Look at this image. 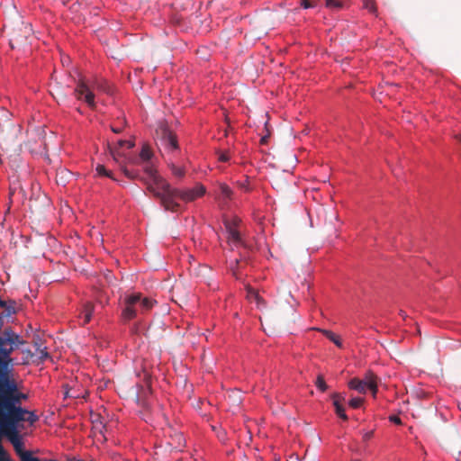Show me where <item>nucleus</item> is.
<instances>
[{
    "label": "nucleus",
    "instance_id": "obj_1",
    "mask_svg": "<svg viewBox=\"0 0 461 461\" xmlns=\"http://www.w3.org/2000/svg\"><path fill=\"white\" fill-rule=\"evenodd\" d=\"M144 173L145 177H142L141 181L147 185L148 190L159 199L165 211L176 212L180 210V203L174 200L175 188L158 174L154 165H146Z\"/></svg>",
    "mask_w": 461,
    "mask_h": 461
},
{
    "label": "nucleus",
    "instance_id": "obj_2",
    "mask_svg": "<svg viewBox=\"0 0 461 461\" xmlns=\"http://www.w3.org/2000/svg\"><path fill=\"white\" fill-rule=\"evenodd\" d=\"M24 398L26 395L18 392L13 395H0V420L3 422L24 421L25 412H28V410L17 405L20 400Z\"/></svg>",
    "mask_w": 461,
    "mask_h": 461
},
{
    "label": "nucleus",
    "instance_id": "obj_3",
    "mask_svg": "<svg viewBox=\"0 0 461 461\" xmlns=\"http://www.w3.org/2000/svg\"><path fill=\"white\" fill-rule=\"evenodd\" d=\"M98 90L110 93V86L104 79L95 78L90 82L79 79L74 89V95L77 100L84 101L89 107L95 106L94 91Z\"/></svg>",
    "mask_w": 461,
    "mask_h": 461
},
{
    "label": "nucleus",
    "instance_id": "obj_4",
    "mask_svg": "<svg viewBox=\"0 0 461 461\" xmlns=\"http://www.w3.org/2000/svg\"><path fill=\"white\" fill-rule=\"evenodd\" d=\"M240 223V220L236 216L223 218L226 240L231 250L246 247L245 240L239 230Z\"/></svg>",
    "mask_w": 461,
    "mask_h": 461
},
{
    "label": "nucleus",
    "instance_id": "obj_5",
    "mask_svg": "<svg viewBox=\"0 0 461 461\" xmlns=\"http://www.w3.org/2000/svg\"><path fill=\"white\" fill-rule=\"evenodd\" d=\"M23 341L20 336L14 332L11 329H5L3 337H0V357L11 363V354L15 348H18Z\"/></svg>",
    "mask_w": 461,
    "mask_h": 461
},
{
    "label": "nucleus",
    "instance_id": "obj_6",
    "mask_svg": "<svg viewBox=\"0 0 461 461\" xmlns=\"http://www.w3.org/2000/svg\"><path fill=\"white\" fill-rule=\"evenodd\" d=\"M157 145L162 156L174 154L179 150L176 136L166 127L161 129Z\"/></svg>",
    "mask_w": 461,
    "mask_h": 461
},
{
    "label": "nucleus",
    "instance_id": "obj_7",
    "mask_svg": "<svg viewBox=\"0 0 461 461\" xmlns=\"http://www.w3.org/2000/svg\"><path fill=\"white\" fill-rule=\"evenodd\" d=\"M206 188L203 185L197 183L194 186L189 188H175L174 200L180 199L185 203H191L204 195Z\"/></svg>",
    "mask_w": 461,
    "mask_h": 461
},
{
    "label": "nucleus",
    "instance_id": "obj_8",
    "mask_svg": "<svg viewBox=\"0 0 461 461\" xmlns=\"http://www.w3.org/2000/svg\"><path fill=\"white\" fill-rule=\"evenodd\" d=\"M138 301L139 293H133L125 295L123 299L124 308L122 312V317L125 321H131L137 317V314L140 312L137 305Z\"/></svg>",
    "mask_w": 461,
    "mask_h": 461
},
{
    "label": "nucleus",
    "instance_id": "obj_9",
    "mask_svg": "<svg viewBox=\"0 0 461 461\" xmlns=\"http://www.w3.org/2000/svg\"><path fill=\"white\" fill-rule=\"evenodd\" d=\"M133 146L134 143L131 140H118L115 143L109 144V150L113 159L119 162L122 158L125 157L123 149H131Z\"/></svg>",
    "mask_w": 461,
    "mask_h": 461
},
{
    "label": "nucleus",
    "instance_id": "obj_10",
    "mask_svg": "<svg viewBox=\"0 0 461 461\" xmlns=\"http://www.w3.org/2000/svg\"><path fill=\"white\" fill-rule=\"evenodd\" d=\"M336 414L343 420H348V417L346 414L345 408L342 402L345 401V394L340 393H333L330 395Z\"/></svg>",
    "mask_w": 461,
    "mask_h": 461
},
{
    "label": "nucleus",
    "instance_id": "obj_11",
    "mask_svg": "<svg viewBox=\"0 0 461 461\" xmlns=\"http://www.w3.org/2000/svg\"><path fill=\"white\" fill-rule=\"evenodd\" d=\"M153 157V152L150 149V147L148 144H143L142 148L140 149V152L139 154V158H136L133 163L135 164H144L143 167L146 165H153L151 158Z\"/></svg>",
    "mask_w": 461,
    "mask_h": 461
},
{
    "label": "nucleus",
    "instance_id": "obj_12",
    "mask_svg": "<svg viewBox=\"0 0 461 461\" xmlns=\"http://www.w3.org/2000/svg\"><path fill=\"white\" fill-rule=\"evenodd\" d=\"M218 195L222 203L227 204L233 198L232 189L225 183H220Z\"/></svg>",
    "mask_w": 461,
    "mask_h": 461
},
{
    "label": "nucleus",
    "instance_id": "obj_13",
    "mask_svg": "<svg viewBox=\"0 0 461 461\" xmlns=\"http://www.w3.org/2000/svg\"><path fill=\"white\" fill-rule=\"evenodd\" d=\"M94 310V305L91 303L88 302L84 304L82 312H80L79 315L82 325H86L91 321Z\"/></svg>",
    "mask_w": 461,
    "mask_h": 461
},
{
    "label": "nucleus",
    "instance_id": "obj_14",
    "mask_svg": "<svg viewBox=\"0 0 461 461\" xmlns=\"http://www.w3.org/2000/svg\"><path fill=\"white\" fill-rule=\"evenodd\" d=\"M155 303V300H152L148 297H142L141 294L139 293V301L137 305L139 307L140 312L143 313L145 312L149 311L154 306Z\"/></svg>",
    "mask_w": 461,
    "mask_h": 461
},
{
    "label": "nucleus",
    "instance_id": "obj_15",
    "mask_svg": "<svg viewBox=\"0 0 461 461\" xmlns=\"http://www.w3.org/2000/svg\"><path fill=\"white\" fill-rule=\"evenodd\" d=\"M348 386L349 389L355 390L359 393H366L367 389L364 382L357 377L350 379L348 383Z\"/></svg>",
    "mask_w": 461,
    "mask_h": 461
},
{
    "label": "nucleus",
    "instance_id": "obj_16",
    "mask_svg": "<svg viewBox=\"0 0 461 461\" xmlns=\"http://www.w3.org/2000/svg\"><path fill=\"white\" fill-rule=\"evenodd\" d=\"M318 330H320L328 339L332 341L337 347H339V348H342L343 347L342 341L339 339V337L337 336L331 330H322V329H319Z\"/></svg>",
    "mask_w": 461,
    "mask_h": 461
},
{
    "label": "nucleus",
    "instance_id": "obj_17",
    "mask_svg": "<svg viewBox=\"0 0 461 461\" xmlns=\"http://www.w3.org/2000/svg\"><path fill=\"white\" fill-rule=\"evenodd\" d=\"M361 380L366 387H375V384L377 383L378 377L371 370H368L365 373L364 377Z\"/></svg>",
    "mask_w": 461,
    "mask_h": 461
},
{
    "label": "nucleus",
    "instance_id": "obj_18",
    "mask_svg": "<svg viewBox=\"0 0 461 461\" xmlns=\"http://www.w3.org/2000/svg\"><path fill=\"white\" fill-rule=\"evenodd\" d=\"M249 300L250 302H255L258 307H260L261 303H263V299L259 296V294L252 288L248 289L247 294Z\"/></svg>",
    "mask_w": 461,
    "mask_h": 461
},
{
    "label": "nucleus",
    "instance_id": "obj_19",
    "mask_svg": "<svg viewBox=\"0 0 461 461\" xmlns=\"http://www.w3.org/2000/svg\"><path fill=\"white\" fill-rule=\"evenodd\" d=\"M122 170L124 174V176L130 179H140L141 180V178L143 176H140L139 171L137 170H134V169H128L126 167H122Z\"/></svg>",
    "mask_w": 461,
    "mask_h": 461
},
{
    "label": "nucleus",
    "instance_id": "obj_20",
    "mask_svg": "<svg viewBox=\"0 0 461 461\" xmlns=\"http://www.w3.org/2000/svg\"><path fill=\"white\" fill-rule=\"evenodd\" d=\"M170 170L172 174L178 178H183L185 176V168L182 167H178L175 165L174 163L169 164Z\"/></svg>",
    "mask_w": 461,
    "mask_h": 461
},
{
    "label": "nucleus",
    "instance_id": "obj_21",
    "mask_svg": "<svg viewBox=\"0 0 461 461\" xmlns=\"http://www.w3.org/2000/svg\"><path fill=\"white\" fill-rule=\"evenodd\" d=\"M36 354L41 362H44L50 357L47 348H41V344H36Z\"/></svg>",
    "mask_w": 461,
    "mask_h": 461
},
{
    "label": "nucleus",
    "instance_id": "obj_22",
    "mask_svg": "<svg viewBox=\"0 0 461 461\" xmlns=\"http://www.w3.org/2000/svg\"><path fill=\"white\" fill-rule=\"evenodd\" d=\"M96 172L99 176H104L116 181V179L113 176V173L107 170L104 165H97Z\"/></svg>",
    "mask_w": 461,
    "mask_h": 461
},
{
    "label": "nucleus",
    "instance_id": "obj_23",
    "mask_svg": "<svg viewBox=\"0 0 461 461\" xmlns=\"http://www.w3.org/2000/svg\"><path fill=\"white\" fill-rule=\"evenodd\" d=\"M326 6L331 10H339L342 8V3L339 0H326Z\"/></svg>",
    "mask_w": 461,
    "mask_h": 461
},
{
    "label": "nucleus",
    "instance_id": "obj_24",
    "mask_svg": "<svg viewBox=\"0 0 461 461\" xmlns=\"http://www.w3.org/2000/svg\"><path fill=\"white\" fill-rule=\"evenodd\" d=\"M315 385L322 393L328 389V385L321 375L317 376Z\"/></svg>",
    "mask_w": 461,
    "mask_h": 461
},
{
    "label": "nucleus",
    "instance_id": "obj_25",
    "mask_svg": "<svg viewBox=\"0 0 461 461\" xmlns=\"http://www.w3.org/2000/svg\"><path fill=\"white\" fill-rule=\"evenodd\" d=\"M363 7L372 14L376 13V7L374 0H363Z\"/></svg>",
    "mask_w": 461,
    "mask_h": 461
},
{
    "label": "nucleus",
    "instance_id": "obj_26",
    "mask_svg": "<svg viewBox=\"0 0 461 461\" xmlns=\"http://www.w3.org/2000/svg\"><path fill=\"white\" fill-rule=\"evenodd\" d=\"M25 415L27 417H25L24 420H27L32 426L39 420V416L34 411H28V412H25Z\"/></svg>",
    "mask_w": 461,
    "mask_h": 461
},
{
    "label": "nucleus",
    "instance_id": "obj_27",
    "mask_svg": "<svg viewBox=\"0 0 461 461\" xmlns=\"http://www.w3.org/2000/svg\"><path fill=\"white\" fill-rule=\"evenodd\" d=\"M363 401V398L354 397L348 401V405L353 409H357L362 405Z\"/></svg>",
    "mask_w": 461,
    "mask_h": 461
},
{
    "label": "nucleus",
    "instance_id": "obj_28",
    "mask_svg": "<svg viewBox=\"0 0 461 461\" xmlns=\"http://www.w3.org/2000/svg\"><path fill=\"white\" fill-rule=\"evenodd\" d=\"M10 116L11 113L7 109L0 107V122L9 120Z\"/></svg>",
    "mask_w": 461,
    "mask_h": 461
},
{
    "label": "nucleus",
    "instance_id": "obj_29",
    "mask_svg": "<svg viewBox=\"0 0 461 461\" xmlns=\"http://www.w3.org/2000/svg\"><path fill=\"white\" fill-rule=\"evenodd\" d=\"M239 264H240V261L237 258L230 261V263L229 268L234 276H237L236 270L238 268Z\"/></svg>",
    "mask_w": 461,
    "mask_h": 461
},
{
    "label": "nucleus",
    "instance_id": "obj_30",
    "mask_svg": "<svg viewBox=\"0 0 461 461\" xmlns=\"http://www.w3.org/2000/svg\"><path fill=\"white\" fill-rule=\"evenodd\" d=\"M230 158V154L227 151H223L219 154V160L221 162H228Z\"/></svg>",
    "mask_w": 461,
    "mask_h": 461
},
{
    "label": "nucleus",
    "instance_id": "obj_31",
    "mask_svg": "<svg viewBox=\"0 0 461 461\" xmlns=\"http://www.w3.org/2000/svg\"><path fill=\"white\" fill-rule=\"evenodd\" d=\"M374 436V430H366L362 432L364 441H368Z\"/></svg>",
    "mask_w": 461,
    "mask_h": 461
},
{
    "label": "nucleus",
    "instance_id": "obj_32",
    "mask_svg": "<svg viewBox=\"0 0 461 461\" xmlns=\"http://www.w3.org/2000/svg\"><path fill=\"white\" fill-rule=\"evenodd\" d=\"M389 420L394 424L400 425L402 424V420L396 415L389 416Z\"/></svg>",
    "mask_w": 461,
    "mask_h": 461
},
{
    "label": "nucleus",
    "instance_id": "obj_33",
    "mask_svg": "<svg viewBox=\"0 0 461 461\" xmlns=\"http://www.w3.org/2000/svg\"><path fill=\"white\" fill-rule=\"evenodd\" d=\"M367 389L371 391L373 397L375 398L378 392V384L375 383V387H367Z\"/></svg>",
    "mask_w": 461,
    "mask_h": 461
},
{
    "label": "nucleus",
    "instance_id": "obj_34",
    "mask_svg": "<svg viewBox=\"0 0 461 461\" xmlns=\"http://www.w3.org/2000/svg\"><path fill=\"white\" fill-rule=\"evenodd\" d=\"M301 6L304 9H308L312 7V5H311L309 0H301Z\"/></svg>",
    "mask_w": 461,
    "mask_h": 461
},
{
    "label": "nucleus",
    "instance_id": "obj_35",
    "mask_svg": "<svg viewBox=\"0 0 461 461\" xmlns=\"http://www.w3.org/2000/svg\"><path fill=\"white\" fill-rule=\"evenodd\" d=\"M0 461H12L8 456V454L6 453V451H5L3 453V455H0Z\"/></svg>",
    "mask_w": 461,
    "mask_h": 461
},
{
    "label": "nucleus",
    "instance_id": "obj_36",
    "mask_svg": "<svg viewBox=\"0 0 461 461\" xmlns=\"http://www.w3.org/2000/svg\"><path fill=\"white\" fill-rule=\"evenodd\" d=\"M112 131H113V132H115V133H118V132L120 131V129H118V128H113H113H112Z\"/></svg>",
    "mask_w": 461,
    "mask_h": 461
},
{
    "label": "nucleus",
    "instance_id": "obj_37",
    "mask_svg": "<svg viewBox=\"0 0 461 461\" xmlns=\"http://www.w3.org/2000/svg\"><path fill=\"white\" fill-rule=\"evenodd\" d=\"M400 314H401V316H402L403 319H404V318H405V316H406V315H405V313H404L402 311H401Z\"/></svg>",
    "mask_w": 461,
    "mask_h": 461
},
{
    "label": "nucleus",
    "instance_id": "obj_38",
    "mask_svg": "<svg viewBox=\"0 0 461 461\" xmlns=\"http://www.w3.org/2000/svg\"><path fill=\"white\" fill-rule=\"evenodd\" d=\"M458 142L461 144V134L459 136L456 137Z\"/></svg>",
    "mask_w": 461,
    "mask_h": 461
},
{
    "label": "nucleus",
    "instance_id": "obj_39",
    "mask_svg": "<svg viewBox=\"0 0 461 461\" xmlns=\"http://www.w3.org/2000/svg\"><path fill=\"white\" fill-rule=\"evenodd\" d=\"M352 461H359V460H357V459H356V460H352Z\"/></svg>",
    "mask_w": 461,
    "mask_h": 461
}]
</instances>
